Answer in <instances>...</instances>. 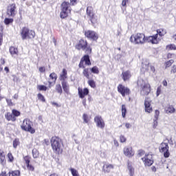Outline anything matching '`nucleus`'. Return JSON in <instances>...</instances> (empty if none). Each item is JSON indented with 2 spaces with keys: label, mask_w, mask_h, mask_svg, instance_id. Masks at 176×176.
Instances as JSON below:
<instances>
[{
  "label": "nucleus",
  "mask_w": 176,
  "mask_h": 176,
  "mask_svg": "<svg viewBox=\"0 0 176 176\" xmlns=\"http://www.w3.org/2000/svg\"><path fill=\"white\" fill-rule=\"evenodd\" d=\"M26 167H27L28 171H34L35 170V167H34V166L31 164H28L26 165Z\"/></svg>",
  "instance_id": "nucleus-46"
},
{
  "label": "nucleus",
  "mask_w": 176,
  "mask_h": 176,
  "mask_svg": "<svg viewBox=\"0 0 176 176\" xmlns=\"http://www.w3.org/2000/svg\"><path fill=\"white\" fill-rule=\"evenodd\" d=\"M142 162L144 163V166H151L153 163V159L152 158V155H146L144 157L142 158Z\"/></svg>",
  "instance_id": "nucleus-18"
},
{
  "label": "nucleus",
  "mask_w": 176,
  "mask_h": 176,
  "mask_svg": "<svg viewBox=\"0 0 176 176\" xmlns=\"http://www.w3.org/2000/svg\"><path fill=\"white\" fill-rule=\"evenodd\" d=\"M12 114L14 115V117L19 118V116H20V115H21V113L19 111L13 109L12 110Z\"/></svg>",
  "instance_id": "nucleus-41"
},
{
  "label": "nucleus",
  "mask_w": 176,
  "mask_h": 176,
  "mask_svg": "<svg viewBox=\"0 0 176 176\" xmlns=\"http://www.w3.org/2000/svg\"><path fill=\"white\" fill-rule=\"evenodd\" d=\"M37 98L39 100V101H41V102H46V99L45 98V96L42 95V94L39 93L37 94Z\"/></svg>",
  "instance_id": "nucleus-42"
},
{
  "label": "nucleus",
  "mask_w": 176,
  "mask_h": 176,
  "mask_svg": "<svg viewBox=\"0 0 176 176\" xmlns=\"http://www.w3.org/2000/svg\"><path fill=\"white\" fill-rule=\"evenodd\" d=\"M32 156L34 159H38V157H39V151L36 148H34L32 150Z\"/></svg>",
  "instance_id": "nucleus-36"
},
{
  "label": "nucleus",
  "mask_w": 176,
  "mask_h": 176,
  "mask_svg": "<svg viewBox=\"0 0 176 176\" xmlns=\"http://www.w3.org/2000/svg\"><path fill=\"white\" fill-rule=\"evenodd\" d=\"M6 171H1V173H0V176H6Z\"/></svg>",
  "instance_id": "nucleus-60"
},
{
  "label": "nucleus",
  "mask_w": 176,
  "mask_h": 176,
  "mask_svg": "<svg viewBox=\"0 0 176 176\" xmlns=\"http://www.w3.org/2000/svg\"><path fill=\"white\" fill-rule=\"evenodd\" d=\"M48 87H46V85H37V90H38L39 91H46L47 90H48Z\"/></svg>",
  "instance_id": "nucleus-33"
},
{
  "label": "nucleus",
  "mask_w": 176,
  "mask_h": 176,
  "mask_svg": "<svg viewBox=\"0 0 176 176\" xmlns=\"http://www.w3.org/2000/svg\"><path fill=\"white\" fill-rule=\"evenodd\" d=\"M21 129L23 131L30 133V134H35V129L32 128V122L27 118L23 120Z\"/></svg>",
  "instance_id": "nucleus-9"
},
{
  "label": "nucleus",
  "mask_w": 176,
  "mask_h": 176,
  "mask_svg": "<svg viewBox=\"0 0 176 176\" xmlns=\"http://www.w3.org/2000/svg\"><path fill=\"white\" fill-rule=\"evenodd\" d=\"M10 53L12 56L19 55V50L16 47H14L13 46L10 47Z\"/></svg>",
  "instance_id": "nucleus-26"
},
{
  "label": "nucleus",
  "mask_w": 176,
  "mask_h": 176,
  "mask_svg": "<svg viewBox=\"0 0 176 176\" xmlns=\"http://www.w3.org/2000/svg\"><path fill=\"white\" fill-rule=\"evenodd\" d=\"M173 64H174V60L171 59L169 61H167L165 63V68H169V67H171V65H173Z\"/></svg>",
  "instance_id": "nucleus-44"
},
{
  "label": "nucleus",
  "mask_w": 176,
  "mask_h": 176,
  "mask_svg": "<svg viewBox=\"0 0 176 176\" xmlns=\"http://www.w3.org/2000/svg\"><path fill=\"white\" fill-rule=\"evenodd\" d=\"M113 168H114L113 164H104L103 165V167H102V171L105 174H108V173H111V170H113Z\"/></svg>",
  "instance_id": "nucleus-21"
},
{
  "label": "nucleus",
  "mask_w": 176,
  "mask_h": 176,
  "mask_svg": "<svg viewBox=\"0 0 176 176\" xmlns=\"http://www.w3.org/2000/svg\"><path fill=\"white\" fill-rule=\"evenodd\" d=\"M90 93V91L87 88L82 89L80 87L78 88V94L80 98H85L86 96H89V94Z\"/></svg>",
  "instance_id": "nucleus-17"
},
{
  "label": "nucleus",
  "mask_w": 176,
  "mask_h": 176,
  "mask_svg": "<svg viewBox=\"0 0 176 176\" xmlns=\"http://www.w3.org/2000/svg\"><path fill=\"white\" fill-rule=\"evenodd\" d=\"M21 38L23 41H25V39H34L35 38L36 34L35 31L28 28V27H23L20 31Z\"/></svg>",
  "instance_id": "nucleus-5"
},
{
  "label": "nucleus",
  "mask_w": 176,
  "mask_h": 176,
  "mask_svg": "<svg viewBox=\"0 0 176 176\" xmlns=\"http://www.w3.org/2000/svg\"><path fill=\"white\" fill-rule=\"evenodd\" d=\"M148 69H149V64L142 63V68L140 69L142 72H146V71H148Z\"/></svg>",
  "instance_id": "nucleus-32"
},
{
  "label": "nucleus",
  "mask_w": 176,
  "mask_h": 176,
  "mask_svg": "<svg viewBox=\"0 0 176 176\" xmlns=\"http://www.w3.org/2000/svg\"><path fill=\"white\" fill-rule=\"evenodd\" d=\"M21 173L19 170H11L8 173V175L7 176H20Z\"/></svg>",
  "instance_id": "nucleus-30"
},
{
  "label": "nucleus",
  "mask_w": 176,
  "mask_h": 176,
  "mask_svg": "<svg viewBox=\"0 0 176 176\" xmlns=\"http://www.w3.org/2000/svg\"><path fill=\"white\" fill-rule=\"evenodd\" d=\"M78 0H70V5H72V6L76 5Z\"/></svg>",
  "instance_id": "nucleus-55"
},
{
  "label": "nucleus",
  "mask_w": 176,
  "mask_h": 176,
  "mask_svg": "<svg viewBox=\"0 0 176 176\" xmlns=\"http://www.w3.org/2000/svg\"><path fill=\"white\" fill-rule=\"evenodd\" d=\"M127 141V138H126V136H124V135H121L120 136V142H121L122 144L126 142Z\"/></svg>",
  "instance_id": "nucleus-47"
},
{
  "label": "nucleus",
  "mask_w": 176,
  "mask_h": 176,
  "mask_svg": "<svg viewBox=\"0 0 176 176\" xmlns=\"http://www.w3.org/2000/svg\"><path fill=\"white\" fill-rule=\"evenodd\" d=\"M160 152L164 153V157H170L169 147L168 143L162 142L159 146Z\"/></svg>",
  "instance_id": "nucleus-13"
},
{
  "label": "nucleus",
  "mask_w": 176,
  "mask_h": 176,
  "mask_svg": "<svg viewBox=\"0 0 176 176\" xmlns=\"http://www.w3.org/2000/svg\"><path fill=\"white\" fill-rule=\"evenodd\" d=\"M70 171L72 173V175H73V176H79V174L78 173V170H76V169L71 168Z\"/></svg>",
  "instance_id": "nucleus-48"
},
{
  "label": "nucleus",
  "mask_w": 176,
  "mask_h": 176,
  "mask_svg": "<svg viewBox=\"0 0 176 176\" xmlns=\"http://www.w3.org/2000/svg\"><path fill=\"white\" fill-rule=\"evenodd\" d=\"M127 167L129 171V175L134 176V168H133V166H131V163H130V161H128L127 162Z\"/></svg>",
  "instance_id": "nucleus-27"
},
{
  "label": "nucleus",
  "mask_w": 176,
  "mask_h": 176,
  "mask_svg": "<svg viewBox=\"0 0 176 176\" xmlns=\"http://www.w3.org/2000/svg\"><path fill=\"white\" fill-rule=\"evenodd\" d=\"M52 105H53L54 107H56L57 108H58L60 107V104H58V103L55 102H52Z\"/></svg>",
  "instance_id": "nucleus-58"
},
{
  "label": "nucleus",
  "mask_w": 176,
  "mask_h": 176,
  "mask_svg": "<svg viewBox=\"0 0 176 176\" xmlns=\"http://www.w3.org/2000/svg\"><path fill=\"white\" fill-rule=\"evenodd\" d=\"M171 72H172L173 74H175V72H176V65H173V66L172 67Z\"/></svg>",
  "instance_id": "nucleus-57"
},
{
  "label": "nucleus",
  "mask_w": 176,
  "mask_h": 176,
  "mask_svg": "<svg viewBox=\"0 0 176 176\" xmlns=\"http://www.w3.org/2000/svg\"><path fill=\"white\" fill-rule=\"evenodd\" d=\"M57 74L54 72H52L50 74L48 78V89H52V87L56 85V82H57Z\"/></svg>",
  "instance_id": "nucleus-14"
},
{
  "label": "nucleus",
  "mask_w": 176,
  "mask_h": 176,
  "mask_svg": "<svg viewBox=\"0 0 176 176\" xmlns=\"http://www.w3.org/2000/svg\"><path fill=\"white\" fill-rule=\"evenodd\" d=\"M67 78H68L67 69H63L62 73L60 74L59 80L62 82H65Z\"/></svg>",
  "instance_id": "nucleus-24"
},
{
  "label": "nucleus",
  "mask_w": 176,
  "mask_h": 176,
  "mask_svg": "<svg viewBox=\"0 0 176 176\" xmlns=\"http://www.w3.org/2000/svg\"><path fill=\"white\" fill-rule=\"evenodd\" d=\"M166 50H176L175 44H169L166 47Z\"/></svg>",
  "instance_id": "nucleus-43"
},
{
  "label": "nucleus",
  "mask_w": 176,
  "mask_h": 176,
  "mask_svg": "<svg viewBox=\"0 0 176 176\" xmlns=\"http://www.w3.org/2000/svg\"><path fill=\"white\" fill-rule=\"evenodd\" d=\"M38 71L41 74H43V72H46V68H45V67H40Z\"/></svg>",
  "instance_id": "nucleus-54"
},
{
  "label": "nucleus",
  "mask_w": 176,
  "mask_h": 176,
  "mask_svg": "<svg viewBox=\"0 0 176 176\" xmlns=\"http://www.w3.org/2000/svg\"><path fill=\"white\" fill-rule=\"evenodd\" d=\"M13 21H14V19L12 18H6L4 19V24H6V25H9V24H13Z\"/></svg>",
  "instance_id": "nucleus-37"
},
{
  "label": "nucleus",
  "mask_w": 176,
  "mask_h": 176,
  "mask_svg": "<svg viewBox=\"0 0 176 176\" xmlns=\"http://www.w3.org/2000/svg\"><path fill=\"white\" fill-rule=\"evenodd\" d=\"M96 126L99 129H104L105 127V122L101 116H96L94 119Z\"/></svg>",
  "instance_id": "nucleus-16"
},
{
  "label": "nucleus",
  "mask_w": 176,
  "mask_h": 176,
  "mask_svg": "<svg viewBox=\"0 0 176 176\" xmlns=\"http://www.w3.org/2000/svg\"><path fill=\"white\" fill-rule=\"evenodd\" d=\"M138 86L140 87V93L142 96H148L151 93V85L146 82L143 79H140L138 80Z\"/></svg>",
  "instance_id": "nucleus-7"
},
{
  "label": "nucleus",
  "mask_w": 176,
  "mask_h": 176,
  "mask_svg": "<svg viewBox=\"0 0 176 176\" xmlns=\"http://www.w3.org/2000/svg\"><path fill=\"white\" fill-rule=\"evenodd\" d=\"M165 111L166 113H174L175 112V108L173 105H170L166 108Z\"/></svg>",
  "instance_id": "nucleus-29"
},
{
  "label": "nucleus",
  "mask_w": 176,
  "mask_h": 176,
  "mask_svg": "<svg viewBox=\"0 0 176 176\" xmlns=\"http://www.w3.org/2000/svg\"><path fill=\"white\" fill-rule=\"evenodd\" d=\"M166 35V30L163 29L157 30V34L155 35V44L157 45L162 39H163V36Z\"/></svg>",
  "instance_id": "nucleus-15"
},
{
  "label": "nucleus",
  "mask_w": 176,
  "mask_h": 176,
  "mask_svg": "<svg viewBox=\"0 0 176 176\" xmlns=\"http://www.w3.org/2000/svg\"><path fill=\"white\" fill-rule=\"evenodd\" d=\"M145 34L144 33H137L130 37V42L135 45H144L145 43Z\"/></svg>",
  "instance_id": "nucleus-8"
},
{
  "label": "nucleus",
  "mask_w": 176,
  "mask_h": 176,
  "mask_svg": "<svg viewBox=\"0 0 176 176\" xmlns=\"http://www.w3.org/2000/svg\"><path fill=\"white\" fill-rule=\"evenodd\" d=\"M0 61H1V64H2V65H3L5 64V58H1Z\"/></svg>",
  "instance_id": "nucleus-62"
},
{
  "label": "nucleus",
  "mask_w": 176,
  "mask_h": 176,
  "mask_svg": "<svg viewBox=\"0 0 176 176\" xmlns=\"http://www.w3.org/2000/svg\"><path fill=\"white\" fill-rule=\"evenodd\" d=\"M75 49L76 50H82L85 53V56H89V54H91L93 52V48H91V46L85 38H81L77 41V43L75 45Z\"/></svg>",
  "instance_id": "nucleus-3"
},
{
  "label": "nucleus",
  "mask_w": 176,
  "mask_h": 176,
  "mask_svg": "<svg viewBox=\"0 0 176 176\" xmlns=\"http://www.w3.org/2000/svg\"><path fill=\"white\" fill-rule=\"evenodd\" d=\"M161 93H162V86H160L157 87V92H156L157 97H159V96H160Z\"/></svg>",
  "instance_id": "nucleus-52"
},
{
  "label": "nucleus",
  "mask_w": 176,
  "mask_h": 176,
  "mask_svg": "<svg viewBox=\"0 0 176 176\" xmlns=\"http://www.w3.org/2000/svg\"><path fill=\"white\" fill-rule=\"evenodd\" d=\"M85 65H88V67H90L91 65V61L90 60V56L89 55H84L78 64L79 68H82V76L84 78H86V79H90V75L91 74H95L96 75H98L100 74V69L97 66H94L91 68L85 67Z\"/></svg>",
  "instance_id": "nucleus-1"
},
{
  "label": "nucleus",
  "mask_w": 176,
  "mask_h": 176,
  "mask_svg": "<svg viewBox=\"0 0 176 176\" xmlns=\"http://www.w3.org/2000/svg\"><path fill=\"white\" fill-rule=\"evenodd\" d=\"M117 91L122 97H126V96H130L131 94V90H130V88L126 87L123 84H119L118 85Z\"/></svg>",
  "instance_id": "nucleus-11"
},
{
  "label": "nucleus",
  "mask_w": 176,
  "mask_h": 176,
  "mask_svg": "<svg viewBox=\"0 0 176 176\" xmlns=\"http://www.w3.org/2000/svg\"><path fill=\"white\" fill-rule=\"evenodd\" d=\"M123 153L124 156H126L127 157H133L135 155L133 147H124L123 148Z\"/></svg>",
  "instance_id": "nucleus-19"
},
{
  "label": "nucleus",
  "mask_w": 176,
  "mask_h": 176,
  "mask_svg": "<svg viewBox=\"0 0 176 176\" xmlns=\"http://www.w3.org/2000/svg\"><path fill=\"white\" fill-rule=\"evenodd\" d=\"M23 160L26 165L30 164V163H31V156L30 155L23 156Z\"/></svg>",
  "instance_id": "nucleus-39"
},
{
  "label": "nucleus",
  "mask_w": 176,
  "mask_h": 176,
  "mask_svg": "<svg viewBox=\"0 0 176 176\" xmlns=\"http://www.w3.org/2000/svg\"><path fill=\"white\" fill-rule=\"evenodd\" d=\"M82 119H83L85 123H88L89 121V116H87V114H86V113H84V114L82 115Z\"/></svg>",
  "instance_id": "nucleus-49"
},
{
  "label": "nucleus",
  "mask_w": 176,
  "mask_h": 176,
  "mask_svg": "<svg viewBox=\"0 0 176 176\" xmlns=\"http://www.w3.org/2000/svg\"><path fill=\"white\" fill-rule=\"evenodd\" d=\"M71 10H72L71 3L68 1H63L60 5V19H67L69 13H71Z\"/></svg>",
  "instance_id": "nucleus-6"
},
{
  "label": "nucleus",
  "mask_w": 176,
  "mask_h": 176,
  "mask_svg": "<svg viewBox=\"0 0 176 176\" xmlns=\"http://www.w3.org/2000/svg\"><path fill=\"white\" fill-rule=\"evenodd\" d=\"M125 126L126 127V129H130V127H131V125L130 124V123H126Z\"/></svg>",
  "instance_id": "nucleus-63"
},
{
  "label": "nucleus",
  "mask_w": 176,
  "mask_h": 176,
  "mask_svg": "<svg viewBox=\"0 0 176 176\" xmlns=\"http://www.w3.org/2000/svg\"><path fill=\"white\" fill-rule=\"evenodd\" d=\"M61 85L63 89V91H65L66 94H69V85H68L67 81H62Z\"/></svg>",
  "instance_id": "nucleus-25"
},
{
  "label": "nucleus",
  "mask_w": 176,
  "mask_h": 176,
  "mask_svg": "<svg viewBox=\"0 0 176 176\" xmlns=\"http://www.w3.org/2000/svg\"><path fill=\"white\" fill-rule=\"evenodd\" d=\"M121 78L124 82H129L131 79V72L130 70L123 71L121 74Z\"/></svg>",
  "instance_id": "nucleus-20"
},
{
  "label": "nucleus",
  "mask_w": 176,
  "mask_h": 176,
  "mask_svg": "<svg viewBox=\"0 0 176 176\" xmlns=\"http://www.w3.org/2000/svg\"><path fill=\"white\" fill-rule=\"evenodd\" d=\"M8 162L10 163H13V161L14 160V157H13V154L12 153H8Z\"/></svg>",
  "instance_id": "nucleus-45"
},
{
  "label": "nucleus",
  "mask_w": 176,
  "mask_h": 176,
  "mask_svg": "<svg viewBox=\"0 0 176 176\" xmlns=\"http://www.w3.org/2000/svg\"><path fill=\"white\" fill-rule=\"evenodd\" d=\"M86 14L89 21L91 22L92 25L98 24V16L96 14L94 7H93V6H88L87 7Z\"/></svg>",
  "instance_id": "nucleus-4"
},
{
  "label": "nucleus",
  "mask_w": 176,
  "mask_h": 176,
  "mask_svg": "<svg viewBox=\"0 0 176 176\" xmlns=\"http://www.w3.org/2000/svg\"><path fill=\"white\" fill-rule=\"evenodd\" d=\"M55 90L56 91H57V93H58V94H63V88L61 87V85L60 84L56 85L55 87Z\"/></svg>",
  "instance_id": "nucleus-40"
},
{
  "label": "nucleus",
  "mask_w": 176,
  "mask_h": 176,
  "mask_svg": "<svg viewBox=\"0 0 176 176\" xmlns=\"http://www.w3.org/2000/svg\"><path fill=\"white\" fill-rule=\"evenodd\" d=\"M3 42V33L0 32V46H2Z\"/></svg>",
  "instance_id": "nucleus-53"
},
{
  "label": "nucleus",
  "mask_w": 176,
  "mask_h": 176,
  "mask_svg": "<svg viewBox=\"0 0 176 176\" xmlns=\"http://www.w3.org/2000/svg\"><path fill=\"white\" fill-rule=\"evenodd\" d=\"M6 161V157L5 156V152L3 151L0 150V162L1 164H3Z\"/></svg>",
  "instance_id": "nucleus-31"
},
{
  "label": "nucleus",
  "mask_w": 176,
  "mask_h": 176,
  "mask_svg": "<svg viewBox=\"0 0 176 176\" xmlns=\"http://www.w3.org/2000/svg\"><path fill=\"white\" fill-rule=\"evenodd\" d=\"M83 33L85 38L89 39V41H93L94 42H97V41H98V33L96 31L91 30H87L84 31Z\"/></svg>",
  "instance_id": "nucleus-10"
},
{
  "label": "nucleus",
  "mask_w": 176,
  "mask_h": 176,
  "mask_svg": "<svg viewBox=\"0 0 176 176\" xmlns=\"http://www.w3.org/2000/svg\"><path fill=\"white\" fill-rule=\"evenodd\" d=\"M162 85L163 86H167V81L166 80H163Z\"/></svg>",
  "instance_id": "nucleus-64"
},
{
  "label": "nucleus",
  "mask_w": 176,
  "mask_h": 176,
  "mask_svg": "<svg viewBox=\"0 0 176 176\" xmlns=\"http://www.w3.org/2000/svg\"><path fill=\"white\" fill-rule=\"evenodd\" d=\"M51 146L54 153L61 155L64 152V143L58 136H53L50 140Z\"/></svg>",
  "instance_id": "nucleus-2"
},
{
  "label": "nucleus",
  "mask_w": 176,
  "mask_h": 176,
  "mask_svg": "<svg viewBox=\"0 0 176 176\" xmlns=\"http://www.w3.org/2000/svg\"><path fill=\"white\" fill-rule=\"evenodd\" d=\"M87 83L89 86H90V87H91L92 89H96V81H94V80L89 78L88 79Z\"/></svg>",
  "instance_id": "nucleus-34"
},
{
  "label": "nucleus",
  "mask_w": 176,
  "mask_h": 176,
  "mask_svg": "<svg viewBox=\"0 0 176 176\" xmlns=\"http://www.w3.org/2000/svg\"><path fill=\"white\" fill-rule=\"evenodd\" d=\"M122 118H126V113H127V109L126 108V105L125 104H122Z\"/></svg>",
  "instance_id": "nucleus-38"
},
{
  "label": "nucleus",
  "mask_w": 176,
  "mask_h": 176,
  "mask_svg": "<svg viewBox=\"0 0 176 176\" xmlns=\"http://www.w3.org/2000/svg\"><path fill=\"white\" fill-rule=\"evenodd\" d=\"M145 155V151L144 150H139L138 152V157H141V156H144Z\"/></svg>",
  "instance_id": "nucleus-51"
},
{
  "label": "nucleus",
  "mask_w": 176,
  "mask_h": 176,
  "mask_svg": "<svg viewBox=\"0 0 176 176\" xmlns=\"http://www.w3.org/2000/svg\"><path fill=\"white\" fill-rule=\"evenodd\" d=\"M17 13V6L16 3H12L7 6L6 14L8 17H14Z\"/></svg>",
  "instance_id": "nucleus-12"
},
{
  "label": "nucleus",
  "mask_w": 176,
  "mask_h": 176,
  "mask_svg": "<svg viewBox=\"0 0 176 176\" xmlns=\"http://www.w3.org/2000/svg\"><path fill=\"white\" fill-rule=\"evenodd\" d=\"M155 44V36H149L148 37H145V43Z\"/></svg>",
  "instance_id": "nucleus-28"
},
{
  "label": "nucleus",
  "mask_w": 176,
  "mask_h": 176,
  "mask_svg": "<svg viewBox=\"0 0 176 176\" xmlns=\"http://www.w3.org/2000/svg\"><path fill=\"white\" fill-rule=\"evenodd\" d=\"M5 118L8 122H16V120H17V118H15L14 116L10 112H7L5 114Z\"/></svg>",
  "instance_id": "nucleus-22"
},
{
  "label": "nucleus",
  "mask_w": 176,
  "mask_h": 176,
  "mask_svg": "<svg viewBox=\"0 0 176 176\" xmlns=\"http://www.w3.org/2000/svg\"><path fill=\"white\" fill-rule=\"evenodd\" d=\"M113 142H114L115 146L116 147L119 146V142H118V140H114Z\"/></svg>",
  "instance_id": "nucleus-59"
},
{
  "label": "nucleus",
  "mask_w": 176,
  "mask_h": 176,
  "mask_svg": "<svg viewBox=\"0 0 176 176\" xmlns=\"http://www.w3.org/2000/svg\"><path fill=\"white\" fill-rule=\"evenodd\" d=\"M144 107L146 112H148V113L153 112V109L151 107V100H148V98L144 101Z\"/></svg>",
  "instance_id": "nucleus-23"
},
{
  "label": "nucleus",
  "mask_w": 176,
  "mask_h": 176,
  "mask_svg": "<svg viewBox=\"0 0 176 176\" xmlns=\"http://www.w3.org/2000/svg\"><path fill=\"white\" fill-rule=\"evenodd\" d=\"M160 112L158 110H155V119H157V117L160 115Z\"/></svg>",
  "instance_id": "nucleus-61"
},
{
  "label": "nucleus",
  "mask_w": 176,
  "mask_h": 176,
  "mask_svg": "<svg viewBox=\"0 0 176 176\" xmlns=\"http://www.w3.org/2000/svg\"><path fill=\"white\" fill-rule=\"evenodd\" d=\"M13 148L16 149L19 145H20V139L15 138L12 142Z\"/></svg>",
  "instance_id": "nucleus-35"
},
{
  "label": "nucleus",
  "mask_w": 176,
  "mask_h": 176,
  "mask_svg": "<svg viewBox=\"0 0 176 176\" xmlns=\"http://www.w3.org/2000/svg\"><path fill=\"white\" fill-rule=\"evenodd\" d=\"M127 2H129V0H122V6L125 7L127 4Z\"/></svg>",
  "instance_id": "nucleus-56"
},
{
  "label": "nucleus",
  "mask_w": 176,
  "mask_h": 176,
  "mask_svg": "<svg viewBox=\"0 0 176 176\" xmlns=\"http://www.w3.org/2000/svg\"><path fill=\"white\" fill-rule=\"evenodd\" d=\"M6 101L8 107H13V105H14V104L12 101V99H6Z\"/></svg>",
  "instance_id": "nucleus-50"
}]
</instances>
